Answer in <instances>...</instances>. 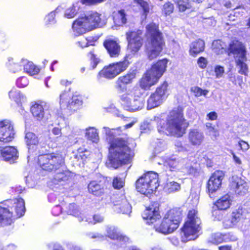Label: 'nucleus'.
<instances>
[{
	"mask_svg": "<svg viewBox=\"0 0 250 250\" xmlns=\"http://www.w3.org/2000/svg\"><path fill=\"white\" fill-rule=\"evenodd\" d=\"M9 97L13 99L16 103L24 101V97L21 94L19 90L16 89H12L9 93Z\"/></svg>",
	"mask_w": 250,
	"mask_h": 250,
	"instance_id": "nucleus-43",
	"label": "nucleus"
},
{
	"mask_svg": "<svg viewBox=\"0 0 250 250\" xmlns=\"http://www.w3.org/2000/svg\"><path fill=\"white\" fill-rule=\"evenodd\" d=\"M88 191L90 193L100 196L104 192L103 187L96 181L91 182L88 186Z\"/></svg>",
	"mask_w": 250,
	"mask_h": 250,
	"instance_id": "nucleus-34",
	"label": "nucleus"
},
{
	"mask_svg": "<svg viewBox=\"0 0 250 250\" xmlns=\"http://www.w3.org/2000/svg\"><path fill=\"white\" fill-rule=\"evenodd\" d=\"M38 162L43 170L56 172L63 167L64 160L61 155L52 153L40 155Z\"/></svg>",
	"mask_w": 250,
	"mask_h": 250,
	"instance_id": "nucleus-11",
	"label": "nucleus"
},
{
	"mask_svg": "<svg viewBox=\"0 0 250 250\" xmlns=\"http://www.w3.org/2000/svg\"><path fill=\"white\" fill-rule=\"evenodd\" d=\"M214 72L217 78H221L224 73V68L220 65H217L215 67Z\"/></svg>",
	"mask_w": 250,
	"mask_h": 250,
	"instance_id": "nucleus-51",
	"label": "nucleus"
},
{
	"mask_svg": "<svg viewBox=\"0 0 250 250\" xmlns=\"http://www.w3.org/2000/svg\"><path fill=\"white\" fill-rule=\"evenodd\" d=\"M106 23V19L96 12L87 13L84 17H80L75 21L72 29L76 36L83 34L87 31L97 27H102Z\"/></svg>",
	"mask_w": 250,
	"mask_h": 250,
	"instance_id": "nucleus-4",
	"label": "nucleus"
},
{
	"mask_svg": "<svg viewBox=\"0 0 250 250\" xmlns=\"http://www.w3.org/2000/svg\"><path fill=\"white\" fill-rule=\"evenodd\" d=\"M166 147V144L163 141H159L155 147V151L157 152H160L164 150Z\"/></svg>",
	"mask_w": 250,
	"mask_h": 250,
	"instance_id": "nucleus-57",
	"label": "nucleus"
},
{
	"mask_svg": "<svg viewBox=\"0 0 250 250\" xmlns=\"http://www.w3.org/2000/svg\"><path fill=\"white\" fill-rule=\"evenodd\" d=\"M88 56L91 61V65L92 69H94L96 67L97 64L100 62V59L96 57V55L94 54L93 50L90 51L88 53Z\"/></svg>",
	"mask_w": 250,
	"mask_h": 250,
	"instance_id": "nucleus-46",
	"label": "nucleus"
},
{
	"mask_svg": "<svg viewBox=\"0 0 250 250\" xmlns=\"http://www.w3.org/2000/svg\"><path fill=\"white\" fill-rule=\"evenodd\" d=\"M144 219L146 220L149 224H154V228L159 233L167 234L173 232L178 228L176 223H173L166 216L164 217L161 223H157L161 216L159 212V204L154 202L147 207L142 214Z\"/></svg>",
	"mask_w": 250,
	"mask_h": 250,
	"instance_id": "nucleus-2",
	"label": "nucleus"
},
{
	"mask_svg": "<svg viewBox=\"0 0 250 250\" xmlns=\"http://www.w3.org/2000/svg\"><path fill=\"white\" fill-rule=\"evenodd\" d=\"M21 63L23 66L24 72L29 75L33 76L38 74L39 71V68L37 67L31 62H29L26 60L22 59L21 61Z\"/></svg>",
	"mask_w": 250,
	"mask_h": 250,
	"instance_id": "nucleus-32",
	"label": "nucleus"
},
{
	"mask_svg": "<svg viewBox=\"0 0 250 250\" xmlns=\"http://www.w3.org/2000/svg\"><path fill=\"white\" fill-rule=\"evenodd\" d=\"M188 219L181 229V238L183 242L194 240L196 234L200 230V219L198 217L195 209L189 211Z\"/></svg>",
	"mask_w": 250,
	"mask_h": 250,
	"instance_id": "nucleus-7",
	"label": "nucleus"
},
{
	"mask_svg": "<svg viewBox=\"0 0 250 250\" xmlns=\"http://www.w3.org/2000/svg\"><path fill=\"white\" fill-rule=\"evenodd\" d=\"M143 90L138 87H134L121 96V100L125 110L130 111L138 110L144 106L142 97Z\"/></svg>",
	"mask_w": 250,
	"mask_h": 250,
	"instance_id": "nucleus-8",
	"label": "nucleus"
},
{
	"mask_svg": "<svg viewBox=\"0 0 250 250\" xmlns=\"http://www.w3.org/2000/svg\"><path fill=\"white\" fill-rule=\"evenodd\" d=\"M147 34L149 36L146 45L148 58L152 60L157 57L161 52L164 41L162 33L158 29V26L154 23L147 25Z\"/></svg>",
	"mask_w": 250,
	"mask_h": 250,
	"instance_id": "nucleus-5",
	"label": "nucleus"
},
{
	"mask_svg": "<svg viewBox=\"0 0 250 250\" xmlns=\"http://www.w3.org/2000/svg\"><path fill=\"white\" fill-rule=\"evenodd\" d=\"M205 49V42L202 40L193 42L190 45L189 53L192 56H195L203 52Z\"/></svg>",
	"mask_w": 250,
	"mask_h": 250,
	"instance_id": "nucleus-30",
	"label": "nucleus"
},
{
	"mask_svg": "<svg viewBox=\"0 0 250 250\" xmlns=\"http://www.w3.org/2000/svg\"><path fill=\"white\" fill-rule=\"evenodd\" d=\"M212 49L214 52L218 54L222 53L225 51L224 43L220 40L214 41L212 44Z\"/></svg>",
	"mask_w": 250,
	"mask_h": 250,
	"instance_id": "nucleus-42",
	"label": "nucleus"
},
{
	"mask_svg": "<svg viewBox=\"0 0 250 250\" xmlns=\"http://www.w3.org/2000/svg\"><path fill=\"white\" fill-rule=\"evenodd\" d=\"M136 1L143 11L142 16L144 17L145 19H146L150 11L152 9V5L151 4L150 2L144 0H136Z\"/></svg>",
	"mask_w": 250,
	"mask_h": 250,
	"instance_id": "nucleus-35",
	"label": "nucleus"
},
{
	"mask_svg": "<svg viewBox=\"0 0 250 250\" xmlns=\"http://www.w3.org/2000/svg\"><path fill=\"white\" fill-rule=\"evenodd\" d=\"M56 174L54 176V183L65 182L67 181L70 176V172L68 170L65 169L64 165L60 170H57Z\"/></svg>",
	"mask_w": 250,
	"mask_h": 250,
	"instance_id": "nucleus-31",
	"label": "nucleus"
},
{
	"mask_svg": "<svg viewBox=\"0 0 250 250\" xmlns=\"http://www.w3.org/2000/svg\"><path fill=\"white\" fill-rule=\"evenodd\" d=\"M167 63V59H163L158 61L152 66L149 70L147 71L148 74H150L158 81L165 72Z\"/></svg>",
	"mask_w": 250,
	"mask_h": 250,
	"instance_id": "nucleus-21",
	"label": "nucleus"
},
{
	"mask_svg": "<svg viewBox=\"0 0 250 250\" xmlns=\"http://www.w3.org/2000/svg\"><path fill=\"white\" fill-rule=\"evenodd\" d=\"M79 45L82 48L87 47L89 45L88 42L86 39H84L83 41L78 42Z\"/></svg>",
	"mask_w": 250,
	"mask_h": 250,
	"instance_id": "nucleus-62",
	"label": "nucleus"
},
{
	"mask_svg": "<svg viewBox=\"0 0 250 250\" xmlns=\"http://www.w3.org/2000/svg\"><path fill=\"white\" fill-rule=\"evenodd\" d=\"M243 210L242 209H238L233 211L231 215L230 220V224H229V226H232L235 225L237 223L240 221L242 219L244 218L243 215Z\"/></svg>",
	"mask_w": 250,
	"mask_h": 250,
	"instance_id": "nucleus-36",
	"label": "nucleus"
},
{
	"mask_svg": "<svg viewBox=\"0 0 250 250\" xmlns=\"http://www.w3.org/2000/svg\"><path fill=\"white\" fill-rule=\"evenodd\" d=\"M237 146L243 151H246L250 148L249 145L248 143L242 140L239 142Z\"/></svg>",
	"mask_w": 250,
	"mask_h": 250,
	"instance_id": "nucleus-55",
	"label": "nucleus"
},
{
	"mask_svg": "<svg viewBox=\"0 0 250 250\" xmlns=\"http://www.w3.org/2000/svg\"><path fill=\"white\" fill-rule=\"evenodd\" d=\"M197 63L200 68H204L207 65L208 61L205 58L201 57L198 59Z\"/></svg>",
	"mask_w": 250,
	"mask_h": 250,
	"instance_id": "nucleus-54",
	"label": "nucleus"
},
{
	"mask_svg": "<svg viewBox=\"0 0 250 250\" xmlns=\"http://www.w3.org/2000/svg\"><path fill=\"white\" fill-rule=\"evenodd\" d=\"M108 160L107 167L115 169L125 163L129 157L131 149L128 146L127 139L117 138L109 140Z\"/></svg>",
	"mask_w": 250,
	"mask_h": 250,
	"instance_id": "nucleus-1",
	"label": "nucleus"
},
{
	"mask_svg": "<svg viewBox=\"0 0 250 250\" xmlns=\"http://www.w3.org/2000/svg\"><path fill=\"white\" fill-rule=\"evenodd\" d=\"M181 188L180 184L174 181L168 182L164 188L165 191L168 193H173L179 191Z\"/></svg>",
	"mask_w": 250,
	"mask_h": 250,
	"instance_id": "nucleus-39",
	"label": "nucleus"
},
{
	"mask_svg": "<svg viewBox=\"0 0 250 250\" xmlns=\"http://www.w3.org/2000/svg\"><path fill=\"white\" fill-rule=\"evenodd\" d=\"M104 217L99 214H96L93 216V221L89 220L90 219L86 218L85 221L88 223L95 224L96 223H100L104 221Z\"/></svg>",
	"mask_w": 250,
	"mask_h": 250,
	"instance_id": "nucleus-49",
	"label": "nucleus"
},
{
	"mask_svg": "<svg viewBox=\"0 0 250 250\" xmlns=\"http://www.w3.org/2000/svg\"><path fill=\"white\" fill-rule=\"evenodd\" d=\"M186 163H187V162ZM184 168H186L187 172L191 175H195L197 172V169L196 168L191 166H187V164L184 166Z\"/></svg>",
	"mask_w": 250,
	"mask_h": 250,
	"instance_id": "nucleus-53",
	"label": "nucleus"
},
{
	"mask_svg": "<svg viewBox=\"0 0 250 250\" xmlns=\"http://www.w3.org/2000/svg\"><path fill=\"white\" fill-rule=\"evenodd\" d=\"M55 12H50L47 16L45 18V20L46 22L48 23H53L54 21L55 17Z\"/></svg>",
	"mask_w": 250,
	"mask_h": 250,
	"instance_id": "nucleus-56",
	"label": "nucleus"
},
{
	"mask_svg": "<svg viewBox=\"0 0 250 250\" xmlns=\"http://www.w3.org/2000/svg\"><path fill=\"white\" fill-rule=\"evenodd\" d=\"M167 83L164 82L158 87L154 93L151 94L147 100V108L152 109L159 106L166 97Z\"/></svg>",
	"mask_w": 250,
	"mask_h": 250,
	"instance_id": "nucleus-13",
	"label": "nucleus"
},
{
	"mask_svg": "<svg viewBox=\"0 0 250 250\" xmlns=\"http://www.w3.org/2000/svg\"><path fill=\"white\" fill-rule=\"evenodd\" d=\"M15 132L13 125L8 120L0 121V141L7 143L14 138Z\"/></svg>",
	"mask_w": 250,
	"mask_h": 250,
	"instance_id": "nucleus-15",
	"label": "nucleus"
},
{
	"mask_svg": "<svg viewBox=\"0 0 250 250\" xmlns=\"http://www.w3.org/2000/svg\"><path fill=\"white\" fill-rule=\"evenodd\" d=\"M231 202L230 196L226 194L216 202L215 205L219 209L225 210L229 208Z\"/></svg>",
	"mask_w": 250,
	"mask_h": 250,
	"instance_id": "nucleus-33",
	"label": "nucleus"
},
{
	"mask_svg": "<svg viewBox=\"0 0 250 250\" xmlns=\"http://www.w3.org/2000/svg\"><path fill=\"white\" fill-rule=\"evenodd\" d=\"M142 33L140 30L129 31L126 33L128 42L127 51L132 55H135L143 45Z\"/></svg>",
	"mask_w": 250,
	"mask_h": 250,
	"instance_id": "nucleus-14",
	"label": "nucleus"
},
{
	"mask_svg": "<svg viewBox=\"0 0 250 250\" xmlns=\"http://www.w3.org/2000/svg\"><path fill=\"white\" fill-rule=\"evenodd\" d=\"M231 186L235 189L236 194L243 196L249 192V186L248 184L241 178L238 176L232 177Z\"/></svg>",
	"mask_w": 250,
	"mask_h": 250,
	"instance_id": "nucleus-20",
	"label": "nucleus"
},
{
	"mask_svg": "<svg viewBox=\"0 0 250 250\" xmlns=\"http://www.w3.org/2000/svg\"><path fill=\"white\" fill-rule=\"evenodd\" d=\"M159 186L158 175L152 171L144 174L136 182L137 191L146 195L155 191Z\"/></svg>",
	"mask_w": 250,
	"mask_h": 250,
	"instance_id": "nucleus-9",
	"label": "nucleus"
},
{
	"mask_svg": "<svg viewBox=\"0 0 250 250\" xmlns=\"http://www.w3.org/2000/svg\"><path fill=\"white\" fill-rule=\"evenodd\" d=\"M79 7L77 4H73L69 7L66 8L64 11V17L68 19L74 18L78 13Z\"/></svg>",
	"mask_w": 250,
	"mask_h": 250,
	"instance_id": "nucleus-40",
	"label": "nucleus"
},
{
	"mask_svg": "<svg viewBox=\"0 0 250 250\" xmlns=\"http://www.w3.org/2000/svg\"><path fill=\"white\" fill-rule=\"evenodd\" d=\"M75 207V205L74 204H70L69 208V212L70 214L73 215H76L78 214V211L75 209L74 208Z\"/></svg>",
	"mask_w": 250,
	"mask_h": 250,
	"instance_id": "nucleus-59",
	"label": "nucleus"
},
{
	"mask_svg": "<svg viewBox=\"0 0 250 250\" xmlns=\"http://www.w3.org/2000/svg\"><path fill=\"white\" fill-rule=\"evenodd\" d=\"M203 132L197 129H191L188 134L189 142L193 146H199L204 140Z\"/></svg>",
	"mask_w": 250,
	"mask_h": 250,
	"instance_id": "nucleus-22",
	"label": "nucleus"
},
{
	"mask_svg": "<svg viewBox=\"0 0 250 250\" xmlns=\"http://www.w3.org/2000/svg\"><path fill=\"white\" fill-rule=\"evenodd\" d=\"M224 176V173L222 171L216 170L210 177L207 188L210 198H212L211 195L221 188Z\"/></svg>",
	"mask_w": 250,
	"mask_h": 250,
	"instance_id": "nucleus-16",
	"label": "nucleus"
},
{
	"mask_svg": "<svg viewBox=\"0 0 250 250\" xmlns=\"http://www.w3.org/2000/svg\"><path fill=\"white\" fill-rule=\"evenodd\" d=\"M180 12H184L189 8L190 5L188 0H176L175 1Z\"/></svg>",
	"mask_w": 250,
	"mask_h": 250,
	"instance_id": "nucleus-45",
	"label": "nucleus"
},
{
	"mask_svg": "<svg viewBox=\"0 0 250 250\" xmlns=\"http://www.w3.org/2000/svg\"><path fill=\"white\" fill-rule=\"evenodd\" d=\"M85 135L88 139L94 143H97L99 140L97 130L94 127H89L86 129Z\"/></svg>",
	"mask_w": 250,
	"mask_h": 250,
	"instance_id": "nucleus-37",
	"label": "nucleus"
},
{
	"mask_svg": "<svg viewBox=\"0 0 250 250\" xmlns=\"http://www.w3.org/2000/svg\"><path fill=\"white\" fill-rule=\"evenodd\" d=\"M166 215L173 223H176L179 227V223L182 219V211L180 208H174L170 209Z\"/></svg>",
	"mask_w": 250,
	"mask_h": 250,
	"instance_id": "nucleus-28",
	"label": "nucleus"
},
{
	"mask_svg": "<svg viewBox=\"0 0 250 250\" xmlns=\"http://www.w3.org/2000/svg\"><path fill=\"white\" fill-rule=\"evenodd\" d=\"M158 81L156 78L152 76L150 74H148L147 71L144 75L140 82V85L142 88V90L144 92V90L149 89L152 85L155 84Z\"/></svg>",
	"mask_w": 250,
	"mask_h": 250,
	"instance_id": "nucleus-26",
	"label": "nucleus"
},
{
	"mask_svg": "<svg viewBox=\"0 0 250 250\" xmlns=\"http://www.w3.org/2000/svg\"><path fill=\"white\" fill-rule=\"evenodd\" d=\"M232 154L233 155V160L235 163L238 165L241 164V161L240 158L237 157L234 153H232Z\"/></svg>",
	"mask_w": 250,
	"mask_h": 250,
	"instance_id": "nucleus-64",
	"label": "nucleus"
},
{
	"mask_svg": "<svg viewBox=\"0 0 250 250\" xmlns=\"http://www.w3.org/2000/svg\"><path fill=\"white\" fill-rule=\"evenodd\" d=\"M124 185V181L123 179L119 177H116L113 181V186L115 188L120 189Z\"/></svg>",
	"mask_w": 250,
	"mask_h": 250,
	"instance_id": "nucleus-48",
	"label": "nucleus"
},
{
	"mask_svg": "<svg viewBox=\"0 0 250 250\" xmlns=\"http://www.w3.org/2000/svg\"><path fill=\"white\" fill-rule=\"evenodd\" d=\"M22 64H19L18 63L10 64L9 69L13 73H16L21 70Z\"/></svg>",
	"mask_w": 250,
	"mask_h": 250,
	"instance_id": "nucleus-52",
	"label": "nucleus"
},
{
	"mask_svg": "<svg viewBox=\"0 0 250 250\" xmlns=\"http://www.w3.org/2000/svg\"><path fill=\"white\" fill-rule=\"evenodd\" d=\"M191 91L194 94V95L198 97L202 95H203L205 97H206L208 93V90H203L200 87L198 86H193L191 88Z\"/></svg>",
	"mask_w": 250,
	"mask_h": 250,
	"instance_id": "nucleus-44",
	"label": "nucleus"
},
{
	"mask_svg": "<svg viewBox=\"0 0 250 250\" xmlns=\"http://www.w3.org/2000/svg\"><path fill=\"white\" fill-rule=\"evenodd\" d=\"M45 103L41 102L40 103H35L31 107V111L33 116L38 120H42L44 114L43 105Z\"/></svg>",
	"mask_w": 250,
	"mask_h": 250,
	"instance_id": "nucleus-29",
	"label": "nucleus"
},
{
	"mask_svg": "<svg viewBox=\"0 0 250 250\" xmlns=\"http://www.w3.org/2000/svg\"><path fill=\"white\" fill-rule=\"evenodd\" d=\"M185 119L182 107H178L170 112L167 121L160 120L158 130L160 133L180 137L185 132Z\"/></svg>",
	"mask_w": 250,
	"mask_h": 250,
	"instance_id": "nucleus-3",
	"label": "nucleus"
},
{
	"mask_svg": "<svg viewBox=\"0 0 250 250\" xmlns=\"http://www.w3.org/2000/svg\"><path fill=\"white\" fill-rule=\"evenodd\" d=\"M207 116L211 120H215L217 118V114L215 112H210L208 114Z\"/></svg>",
	"mask_w": 250,
	"mask_h": 250,
	"instance_id": "nucleus-60",
	"label": "nucleus"
},
{
	"mask_svg": "<svg viewBox=\"0 0 250 250\" xmlns=\"http://www.w3.org/2000/svg\"><path fill=\"white\" fill-rule=\"evenodd\" d=\"M187 161V159L173 156L166 159L164 161L163 165L170 171H177L184 169Z\"/></svg>",
	"mask_w": 250,
	"mask_h": 250,
	"instance_id": "nucleus-17",
	"label": "nucleus"
},
{
	"mask_svg": "<svg viewBox=\"0 0 250 250\" xmlns=\"http://www.w3.org/2000/svg\"><path fill=\"white\" fill-rule=\"evenodd\" d=\"M25 138L27 145L28 146L29 152H33L39 144L38 137L34 133L29 132L26 133Z\"/></svg>",
	"mask_w": 250,
	"mask_h": 250,
	"instance_id": "nucleus-27",
	"label": "nucleus"
},
{
	"mask_svg": "<svg viewBox=\"0 0 250 250\" xmlns=\"http://www.w3.org/2000/svg\"><path fill=\"white\" fill-rule=\"evenodd\" d=\"M7 208L0 206V225H10L13 210L18 217L23 215L25 212V203L22 198L14 199L7 202Z\"/></svg>",
	"mask_w": 250,
	"mask_h": 250,
	"instance_id": "nucleus-6",
	"label": "nucleus"
},
{
	"mask_svg": "<svg viewBox=\"0 0 250 250\" xmlns=\"http://www.w3.org/2000/svg\"><path fill=\"white\" fill-rule=\"evenodd\" d=\"M213 236H214V242L220 243L222 241V238L220 235L215 234Z\"/></svg>",
	"mask_w": 250,
	"mask_h": 250,
	"instance_id": "nucleus-63",
	"label": "nucleus"
},
{
	"mask_svg": "<svg viewBox=\"0 0 250 250\" xmlns=\"http://www.w3.org/2000/svg\"><path fill=\"white\" fill-rule=\"evenodd\" d=\"M229 54L231 53L233 55L236 64L240 68L239 73L247 76L248 67L245 63L247 59L246 56V51L245 46L239 42H233L229 44Z\"/></svg>",
	"mask_w": 250,
	"mask_h": 250,
	"instance_id": "nucleus-10",
	"label": "nucleus"
},
{
	"mask_svg": "<svg viewBox=\"0 0 250 250\" xmlns=\"http://www.w3.org/2000/svg\"><path fill=\"white\" fill-rule=\"evenodd\" d=\"M1 155L4 160L9 161L11 163L14 162L18 157L17 150L13 146H6L0 148Z\"/></svg>",
	"mask_w": 250,
	"mask_h": 250,
	"instance_id": "nucleus-23",
	"label": "nucleus"
},
{
	"mask_svg": "<svg viewBox=\"0 0 250 250\" xmlns=\"http://www.w3.org/2000/svg\"><path fill=\"white\" fill-rule=\"evenodd\" d=\"M174 9V4L170 1H167L162 7V14L166 17L169 16L173 12Z\"/></svg>",
	"mask_w": 250,
	"mask_h": 250,
	"instance_id": "nucleus-41",
	"label": "nucleus"
},
{
	"mask_svg": "<svg viewBox=\"0 0 250 250\" xmlns=\"http://www.w3.org/2000/svg\"><path fill=\"white\" fill-rule=\"evenodd\" d=\"M116 205H119L120 212L123 214H129L131 212V206L124 197L122 198L121 204Z\"/></svg>",
	"mask_w": 250,
	"mask_h": 250,
	"instance_id": "nucleus-38",
	"label": "nucleus"
},
{
	"mask_svg": "<svg viewBox=\"0 0 250 250\" xmlns=\"http://www.w3.org/2000/svg\"><path fill=\"white\" fill-rule=\"evenodd\" d=\"M117 130L118 129H110L107 127H103L104 132L109 138L114 136L117 134L116 132Z\"/></svg>",
	"mask_w": 250,
	"mask_h": 250,
	"instance_id": "nucleus-50",
	"label": "nucleus"
},
{
	"mask_svg": "<svg viewBox=\"0 0 250 250\" xmlns=\"http://www.w3.org/2000/svg\"><path fill=\"white\" fill-rule=\"evenodd\" d=\"M60 105L62 108H68L72 109V106L75 105H80L82 104V101L78 97L73 96L70 99L69 94L66 92L62 93L60 96Z\"/></svg>",
	"mask_w": 250,
	"mask_h": 250,
	"instance_id": "nucleus-19",
	"label": "nucleus"
},
{
	"mask_svg": "<svg viewBox=\"0 0 250 250\" xmlns=\"http://www.w3.org/2000/svg\"><path fill=\"white\" fill-rule=\"evenodd\" d=\"M106 232L107 236L111 239L117 240L124 243H126L129 241V238L128 237L121 234L114 227H107Z\"/></svg>",
	"mask_w": 250,
	"mask_h": 250,
	"instance_id": "nucleus-25",
	"label": "nucleus"
},
{
	"mask_svg": "<svg viewBox=\"0 0 250 250\" xmlns=\"http://www.w3.org/2000/svg\"><path fill=\"white\" fill-rule=\"evenodd\" d=\"M130 55L126 56L124 61L113 63L105 66L99 72L97 76L98 78L99 79L103 77L107 79H111L125 70L129 63L127 59L128 58L130 59Z\"/></svg>",
	"mask_w": 250,
	"mask_h": 250,
	"instance_id": "nucleus-12",
	"label": "nucleus"
},
{
	"mask_svg": "<svg viewBox=\"0 0 250 250\" xmlns=\"http://www.w3.org/2000/svg\"><path fill=\"white\" fill-rule=\"evenodd\" d=\"M104 45L111 57H117L119 55L121 47L116 41L107 40L104 41Z\"/></svg>",
	"mask_w": 250,
	"mask_h": 250,
	"instance_id": "nucleus-24",
	"label": "nucleus"
},
{
	"mask_svg": "<svg viewBox=\"0 0 250 250\" xmlns=\"http://www.w3.org/2000/svg\"><path fill=\"white\" fill-rule=\"evenodd\" d=\"M136 77V70H130L123 76L118 78L116 82V88L118 91L122 93L126 90V85L130 84Z\"/></svg>",
	"mask_w": 250,
	"mask_h": 250,
	"instance_id": "nucleus-18",
	"label": "nucleus"
},
{
	"mask_svg": "<svg viewBox=\"0 0 250 250\" xmlns=\"http://www.w3.org/2000/svg\"><path fill=\"white\" fill-rule=\"evenodd\" d=\"M119 18L121 19L122 23H125L126 21L125 14L124 10H121L119 11Z\"/></svg>",
	"mask_w": 250,
	"mask_h": 250,
	"instance_id": "nucleus-58",
	"label": "nucleus"
},
{
	"mask_svg": "<svg viewBox=\"0 0 250 250\" xmlns=\"http://www.w3.org/2000/svg\"><path fill=\"white\" fill-rule=\"evenodd\" d=\"M206 126L209 135L213 136L215 138L219 136L218 130L214 126H213L211 124L208 123Z\"/></svg>",
	"mask_w": 250,
	"mask_h": 250,
	"instance_id": "nucleus-47",
	"label": "nucleus"
},
{
	"mask_svg": "<svg viewBox=\"0 0 250 250\" xmlns=\"http://www.w3.org/2000/svg\"><path fill=\"white\" fill-rule=\"evenodd\" d=\"M52 132L53 134L57 136H61L62 134L61 129L59 127H54L53 128Z\"/></svg>",
	"mask_w": 250,
	"mask_h": 250,
	"instance_id": "nucleus-61",
	"label": "nucleus"
}]
</instances>
